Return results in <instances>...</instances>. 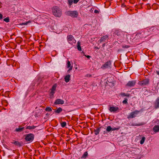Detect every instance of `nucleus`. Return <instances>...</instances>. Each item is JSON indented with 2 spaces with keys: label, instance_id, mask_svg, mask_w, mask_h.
Segmentation results:
<instances>
[{
  "label": "nucleus",
  "instance_id": "f257e3e1",
  "mask_svg": "<svg viewBox=\"0 0 159 159\" xmlns=\"http://www.w3.org/2000/svg\"><path fill=\"white\" fill-rule=\"evenodd\" d=\"M53 14L56 16L60 17L61 15V9L58 7L55 6L52 9Z\"/></svg>",
  "mask_w": 159,
  "mask_h": 159
},
{
  "label": "nucleus",
  "instance_id": "f03ea898",
  "mask_svg": "<svg viewBox=\"0 0 159 159\" xmlns=\"http://www.w3.org/2000/svg\"><path fill=\"white\" fill-rule=\"evenodd\" d=\"M67 14L72 17H76L78 15V13L76 11H68L67 12Z\"/></svg>",
  "mask_w": 159,
  "mask_h": 159
},
{
  "label": "nucleus",
  "instance_id": "7ed1b4c3",
  "mask_svg": "<svg viewBox=\"0 0 159 159\" xmlns=\"http://www.w3.org/2000/svg\"><path fill=\"white\" fill-rule=\"evenodd\" d=\"M67 39L68 43L72 45L76 43V40L72 35H70L68 36Z\"/></svg>",
  "mask_w": 159,
  "mask_h": 159
},
{
  "label": "nucleus",
  "instance_id": "20e7f679",
  "mask_svg": "<svg viewBox=\"0 0 159 159\" xmlns=\"http://www.w3.org/2000/svg\"><path fill=\"white\" fill-rule=\"evenodd\" d=\"M139 111L135 110V111L131 112L128 116V119L133 118L135 117L139 113Z\"/></svg>",
  "mask_w": 159,
  "mask_h": 159
},
{
  "label": "nucleus",
  "instance_id": "39448f33",
  "mask_svg": "<svg viewBox=\"0 0 159 159\" xmlns=\"http://www.w3.org/2000/svg\"><path fill=\"white\" fill-rule=\"evenodd\" d=\"M25 140L27 141H32L34 139V135L32 134H29L26 135Z\"/></svg>",
  "mask_w": 159,
  "mask_h": 159
},
{
  "label": "nucleus",
  "instance_id": "423d86ee",
  "mask_svg": "<svg viewBox=\"0 0 159 159\" xmlns=\"http://www.w3.org/2000/svg\"><path fill=\"white\" fill-rule=\"evenodd\" d=\"M115 33L118 36H119L121 37H123L124 36V34L125 33V32L121 31L120 30H116Z\"/></svg>",
  "mask_w": 159,
  "mask_h": 159
},
{
  "label": "nucleus",
  "instance_id": "0eeeda50",
  "mask_svg": "<svg viewBox=\"0 0 159 159\" xmlns=\"http://www.w3.org/2000/svg\"><path fill=\"white\" fill-rule=\"evenodd\" d=\"M146 34L144 32L139 33H137L136 35V38H142L146 37Z\"/></svg>",
  "mask_w": 159,
  "mask_h": 159
},
{
  "label": "nucleus",
  "instance_id": "6e6552de",
  "mask_svg": "<svg viewBox=\"0 0 159 159\" xmlns=\"http://www.w3.org/2000/svg\"><path fill=\"white\" fill-rule=\"evenodd\" d=\"M57 87V84H54L52 88L51 89V91L50 92V95H51L53 96L54 93H55V91Z\"/></svg>",
  "mask_w": 159,
  "mask_h": 159
},
{
  "label": "nucleus",
  "instance_id": "1a4fd4ad",
  "mask_svg": "<svg viewBox=\"0 0 159 159\" xmlns=\"http://www.w3.org/2000/svg\"><path fill=\"white\" fill-rule=\"evenodd\" d=\"M119 109L118 107H111L109 109V110L111 112H116Z\"/></svg>",
  "mask_w": 159,
  "mask_h": 159
},
{
  "label": "nucleus",
  "instance_id": "9d476101",
  "mask_svg": "<svg viewBox=\"0 0 159 159\" xmlns=\"http://www.w3.org/2000/svg\"><path fill=\"white\" fill-rule=\"evenodd\" d=\"M155 108L157 109L159 107V97H158L153 104Z\"/></svg>",
  "mask_w": 159,
  "mask_h": 159
},
{
  "label": "nucleus",
  "instance_id": "9b49d317",
  "mask_svg": "<svg viewBox=\"0 0 159 159\" xmlns=\"http://www.w3.org/2000/svg\"><path fill=\"white\" fill-rule=\"evenodd\" d=\"M64 101L60 99H57L55 101L54 103L56 105L63 104L64 103Z\"/></svg>",
  "mask_w": 159,
  "mask_h": 159
},
{
  "label": "nucleus",
  "instance_id": "f8f14e48",
  "mask_svg": "<svg viewBox=\"0 0 159 159\" xmlns=\"http://www.w3.org/2000/svg\"><path fill=\"white\" fill-rule=\"evenodd\" d=\"M135 83L136 81L135 80L129 81L126 85L129 87H132L134 86L135 85Z\"/></svg>",
  "mask_w": 159,
  "mask_h": 159
},
{
  "label": "nucleus",
  "instance_id": "ddd939ff",
  "mask_svg": "<svg viewBox=\"0 0 159 159\" xmlns=\"http://www.w3.org/2000/svg\"><path fill=\"white\" fill-rule=\"evenodd\" d=\"M149 82V80L148 79H145L142 81L139 82V84L141 85H146L148 84Z\"/></svg>",
  "mask_w": 159,
  "mask_h": 159
},
{
  "label": "nucleus",
  "instance_id": "4468645a",
  "mask_svg": "<svg viewBox=\"0 0 159 159\" xmlns=\"http://www.w3.org/2000/svg\"><path fill=\"white\" fill-rule=\"evenodd\" d=\"M111 64V63L110 61H108L106 62L105 64H103L102 67V68H107L108 67H110V65Z\"/></svg>",
  "mask_w": 159,
  "mask_h": 159
},
{
  "label": "nucleus",
  "instance_id": "2eb2a0df",
  "mask_svg": "<svg viewBox=\"0 0 159 159\" xmlns=\"http://www.w3.org/2000/svg\"><path fill=\"white\" fill-rule=\"evenodd\" d=\"M108 36L107 35L104 36L102 37L98 42H100V43H101L102 42H105L106 40L108 39Z\"/></svg>",
  "mask_w": 159,
  "mask_h": 159
},
{
  "label": "nucleus",
  "instance_id": "dca6fc26",
  "mask_svg": "<svg viewBox=\"0 0 159 159\" xmlns=\"http://www.w3.org/2000/svg\"><path fill=\"white\" fill-rule=\"evenodd\" d=\"M153 130L154 131L157 132L159 131V125H156L153 128Z\"/></svg>",
  "mask_w": 159,
  "mask_h": 159
},
{
  "label": "nucleus",
  "instance_id": "f3484780",
  "mask_svg": "<svg viewBox=\"0 0 159 159\" xmlns=\"http://www.w3.org/2000/svg\"><path fill=\"white\" fill-rule=\"evenodd\" d=\"M70 75H66L65 77V80L66 82L67 83L69 82L70 80Z\"/></svg>",
  "mask_w": 159,
  "mask_h": 159
},
{
  "label": "nucleus",
  "instance_id": "a211bd4d",
  "mask_svg": "<svg viewBox=\"0 0 159 159\" xmlns=\"http://www.w3.org/2000/svg\"><path fill=\"white\" fill-rule=\"evenodd\" d=\"M70 65H71V64H70V62L69 61H68L67 63V68H70L68 71H70V70H72V69L73 66H71Z\"/></svg>",
  "mask_w": 159,
  "mask_h": 159
},
{
  "label": "nucleus",
  "instance_id": "6ab92c4d",
  "mask_svg": "<svg viewBox=\"0 0 159 159\" xmlns=\"http://www.w3.org/2000/svg\"><path fill=\"white\" fill-rule=\"evenodd\" d=\"M24 129V127L20 128V127H19V128H16V129L15 131L16 132H20L22 131V130H23Z\"/></svg>",
  "mask_w": 159,
  "mask_h": 159
},
{
  "label": "nucleus",
  "instance_id": "aec40b11",
  "mask_svg": "<svg viewBox=\"0 0 159 159\" xmlns=\"http://www.w3.org/2000/svg\"><path fill=\"white\" fill-rule=\"evenodd\" d=\"M12 143L15 144L16 145H17L19 146H21L20 143L18 141H13V142H12Z\"/></svg>",
  "mask_w": 159,
  "mask_h": 159
},
{
  "label": "nucleus",
  "instance_id": "412c9836",
  "mask_svg": "<svg viewBox=\"0 0 159 159\" xmlns=\"http://www.w3.org/2000/svg\"><path fill=\"white\" fill-rule=\"evenodd\" d=\"M62 111V109L61 107H59L55 111V112L59 113Z\"/></svg>",
  "mask_w": 159,
  "mask_h": 159
},
{
  "label": "nucleus",
  "instance_id": "4be33fe9",
  "mask_svg": "<svg viewBox=\"0 0 159 159\" xmlns=\"http://www.w3.org/2000/svg\"><path fill=\"white\" fill-rule=\"evenodd\" d=\"M145 137L143 136L142 137L141 140H140V143L141 144H143L145 140Z\"/></svg>",
  "mask_w": 159,
  "mask_h": 159
},
{
  "label": "nucleus",
  "instance_id": "5701e85b",
  "mask_svg": "<svg viewBox=\"0 0 159 159\" xmlns=\"http://www.w3.org/2000/svg\"><path fill=\"white\" fill-rule=\"evenodd\" d=\"M80 42L78 41L77 42V49H78L80 51H81V48L80 45Z\"/></svg>",
  "mask_w": 159,
  "mask_h": 159
},
{
  "label": "nucleus",
  "instance_id": "b1692460",
  "mask_svg": "<svg viewBox=\"0 0 159 159\" xmlns=\"http://www.w3.org/2000/svg\"><path fill=\"white\" fill-rule=\"evenodd\" d=\"M120 95L121 96H127V97H129L130 95L129 94H126L124 93H120Z\"/></svg>",
  "mask_w": 159,
  "mask_h": 159
},
{
  "label": "nucleus",
  "instance_id": "393cba45",
  "mask_svg": "<svg viewBox=\"0 0 159 159\" xmlns=\"http://www.w3.org/2000/svg\"><path fill=\"white\" fill-rule=\"evenodd\" d=\"M112 128L110 126H108L106 129V130L107 132H109L112 130Z\"/></svg>",
  "mask_w": 159,
  "mask_h": 159
},
{
  "label": "nucleus",
  "instance_id": "a878e982",
  "mask_svg": "<svg viewBox=\"0 0 159 159\" xmlns=\"http://www.w3.org/2000/svg\"><path fill=\"white\" fill-rule=\"evenodd\" d=\"M100 130V129L99 128H98V129H96L95 130H94L95 134L96 135L98 134L99 133Z\"/></svg>",
  "mask_w": 159,
  "mask_h": 159
},
{
  "label": "nucleus",
  "instance_id": "bb28decb",
  "mask_svg": "<svg viewBox=\"0 0 159 159\" xmlns=\"http://www.w3.org/2000/svg\"><path fill=\"white\" fill-rule=\"evenodd\" d=\"M35 128V126H27L26 127V129H34Z\"/></svg>",
  "mask_w": 159,
  "mask_h": 159
},
{
  "label": "nucleus",
  "instance_id": "cd10ccee",
  "mask_svg": "<svg viewBox=\"0 0 159 159\" xmlns=\"http://www.w3.org/2000/svg\"><path fill=\"white\" fill-rule=\"evenodd\" d=\"M45 111H52L51 108L50 107H47L45 109Z\"/></svg>",
  "mask_w": 159,
  "mask_h": 159
},
{
  "label": "nucleus",
  "instance_id": "c85d7f7f",
  "mask_svg": "<svg viewBox=\"0 0 159 159\" xmlns=\"http://www.w3.org/2000/svg\"><path fill=\"white\" fill-rule=\"evenodd\" d=\"M68 4L70 6L72 5L73 3V0H68Z\"/></svg>",
  "mask_w": 159,
  "mask_h": 159
},
{
  "label": "nucleus",
  "instance_id": "c756f323",
  "mask_svg": "<svg viewBox=\"0 0 159 159\" xmlns=\"http://www.w3.org/2000/svg\"><path fill=\"white\" fill-rule=\"evenodd\" d=\"M3 21L6 22H8L10 21V19L8 17H7L3 19Z\"/></svg>",
  "mask_w": 159,
  "mask_h": 159
},
{
  "label": "nucleus",
  "instance_id": "7c9ffc66",
  "mask_svg": "<svg viewBox=\"0 0 159 159\" xmlns=\"http://www.w3.org/2000/svg\"><path fill=\"white\" fill-rule=\"evenodd\" d=\"M66 125V123L65 122H62L61 124V126L62 127H65Z\"/></svg>",
  "mask_w": 159,
  "mask_h": 159
},
{
  "label": "nucleus",
  "instance_id": "2f4dec72",
  "mask_svg": "<svg viewBox=\"0 0 159 159\" xmlns=\"http://www.w3.org/2000/svg\"><path fill=\"white\" fill-rule=\"evenodd\" d=\"M120 127H118L117 128H112V131H114V130H116L119 129L120 128Z\"/></svg>",
  "mask_w": 159,
  "mask_h": 159
},
{
  "label": "nucleus",
  "instance_id": "473e14b6",
  "mask_svg": "<svg viewBox=\"0 0 159 159\" xmlns=\"http://www.w3.org/2000/svg\"><path fill=\"white\" fill-rule=\"evenodd\" d=\"M88 155V153L87 152H85L84 154L83 155L82 157H86Z\"/></svg>",
  "mask_w": 159,
  "mask_h": 159
},
{
  "label": "nucleus",
  "instance_id": "72a5a7b5",
  "mask_svg": "<svg viewBox=\"0 0 159 159\" xmlns=\"http://www.w3.org/2000/svg\"><path fill=\"white\" fill-rule=\"evenodd\" d=\"M122 102L124 104H127V99H125V100L123 101Z\"/></svg>",
  "mask_w": 159,
  "mask_h": 159
},
{
  "label": "nucleus",
  "instance_id": "f704fd0d",
  "mask_svg": "<svg viewBox=\"0 0 159 159\" xmlns=\"http://www.w3.org/2000/svg\"><path fill=\"white\" fill-rule=\"evenodd\" d=\"M79 0H73V2L75 4L77 3L79 1Z\"/></svg>",
  "mask_w": 159,
  "mask_h": 159
},
{
  "label": "nucleus",
  "instance_id": "c9c22d12",
  "mask_svg": "<svg viewBox=\"0 0 159 159\" xmlns=\"http://www.w3.org/2000/svg\"><path fill=\"white\" fill-rule=\"evenodd\" d=\"M155 29V28L154 27H152L150 29V30L151 31H153V30H154Z\"/></svg>",
  "mask_w": 159,
  "mask_h": 159
},
{
  "label": "nucleus",
  "instance_id": "e433bc0d",
  "mask_svg": "<svg viewBox=\"0 0 159 159\" xmlns=\"http://www.w3.org/2000/svg\"><path fill=\"white\" fill-rule=\"evenodd\" d=\"M3 15L2 14H0V20L2 19Z\"/></svg>",
  "mask_w": 159,
  "mask_h": 159
},
{
  "label": "nucleus",
  "instance_id": "4c0bfd02",
  "mask_svg": "<svg viewBox=\"0 0 159 159\" xmlns=\"http://www.w3.org/2000/svg\"><path fill=\"white\" fill-rule=\"evenodd\" d=\"M94 12L95 13H99V11L97 10H95Z\"/></svg>",
  "mask_w": 159,
  "mask_h": 159
},
{
  "label": "nucleus",
  "instance_id": "58836bf2",
  "mask_svg": "<svg viewBox=\"0 0 159 159\" xmlns=\"http://www.w3.org/2000/svg\"><path fill=\"white\" fill-rule=\"evenodd\" d=\"M30 21H28V22H27L25 23H22V24L23 25H27L28 24L29 22Z\"/></svg>",
  "mask_w": 159,
  "mask_h": 159
},
{
  "label": "nucleus",
  "instance_id": "ea45409f",
  "mask_svg": "<svg viewBox=\"0 0 159 159\" xmlns=\"http://www.w3.org/2000/svg\"><path fill=\"white\" fill-rule=\"evenodd\" d=\"M156 72H157V74L158 75H159V71H156Z\"/></svg>",
  "mask_w": 159,
  "mask_h": 159
},
{
  "label": "nucleus",
  "instance_id": "a19ab883",
  "mask_svg": "<svg viewBox=\"0 0 159 159\" xmlns=\"http://www.w3.org/2000/svg\"><path fill=\"white\" fill-rule=\"evenodd\" d=\"M86 57L88 58H89L90 57L89 55L87 56H86Z\"/></svg>",
  "mask_w": 159,
  "mask_h": 159
},
{
  "label": "nucleus",
  "instance_id": "79ce46f5",
  "mask_svg": "<svg viewBox=\"0 0 159 159\" xmlns=\"http://www.w3.org/2000/svg\"><path fill=\"white\" fill-rule=\"evenodd\" d=\"M143 125V123H141V124H138V125H137V126H140V125Z\"/></svg>",
  "mask_w": 159,
  "mask_h": 159
},
{
  "label": "nucleus",
  "instance_id": "37998d69",
  "mask_svg": "<svg viewBox=\"0 0 159 159\" xmlns=\"http://www.w3.org/2000/svg\"><path fill=\"white\" fill-rule=\"evenodd\" d=\"M105 45V43H104L102 45V46L103 47H104Z\"/></svg>",
  "mask_w": 159,
  "mask_h": 159
}]
</instances>
